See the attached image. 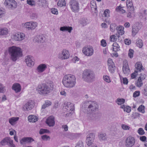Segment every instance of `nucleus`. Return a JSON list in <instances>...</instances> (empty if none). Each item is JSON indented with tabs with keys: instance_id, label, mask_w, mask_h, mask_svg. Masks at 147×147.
<instances>
[{
	"instance_id": "f257e3e1",
	"label": "nucleus",
	"mask_w": 147,
	"mask_h": 147,
	"mask_svg": "<svg viewBox=\"0 0 147 147\" xmlns=\"http://www.w3.org/2000/svg\"><path fill=\"white\" fill-rule=\"evenodd\" d=\"M98 108L97 102L95 101H87L83 104L82 109L84 112L89 114L88 118L89 119L94 120L101 117V113L96 112Z\"/></svg>"
},
{
	"instance_id": "f03ea898",
	"label": "nucleus",
	"mask_w": 147,
	"mask_h": 147,
	"mask_svg": "<svg viewBox=\"0 0 147 147\" xmlns=\"http://www.w3.org/2000/svg\"><path fill=\"white\" fill-rule=\"evenodd\" d=\"M64 86L68 88L74 87L76 83V78L75 76L71 74L65 75L62 82Z\"/></svg>"
},
{
	"instance_id": "7ed1b4c3",
	"label": "nucleus",
	"mask_w": 147,
	"mask_h": 147,
	"mask_svg": "<svg viewBox=\"0 0 147 147\" xmlns=\"http://www.w3.org/2000/svg\"><path fill=\"white\" fill-rule=\"evenodd\" d=\"M9 53L11 59L16 61L22 55V49L19 47L13 46L9 48Z\"/></svg>"
},
{
	"instance_id": "20e7f679",
	"label": "nucleus",
	"mask_w": 147,
	"mask_h": 147,
	"mask_svg": "<svg viewBox=\"0 0 147 147\" xmlns=\"http://www.w3.org/2000/svg\"><path fill=\"white\" fill-rule=\"evenodd\" d=\"M53 85L51 84L50 86L45 84L39 85L37 87L36 90L41 95L46 96L49 94L53 89Z\"/></svg>"
},
{
	"instance_id": "39448f33",
	"label": "nucleus",
	"mask_w": 147,
	"mask_h": 147,
	"mask_svg": "<svg viewBox=\"0 0 147 147\" xmlns=\"http://www.w3.org/2000/svg\"><path fill=\"white\" fill-rule=\"evenodd\" d=\"M82 78L86 82H91L95 78V75L94 72L89 69L85 70L83 73Z\"/></svg>"
},
{
	"instance_id": "423d86ee",
	"label": "nucleus",
	"mask_w": 147,
	"mask_h": 147,
	"mask_svg": "<svg viewBox=\"0 0 147 147\" xmlns=\"http://www.w3.org/2000/svg\"><path fill=\"white\" fill-rule=\"evenodd\" d=\"M69 5L73 12H78L79 10V4L78 0H70Z\"/></svg>"
},
{
	"instance_id": "0eeeda50",
	"label": "nucleus",
	"mask_w": 147,
	"mask_h": 147,
	"mask_svg": "<svg viewBox=\"0 0 147 147\" xmlns=\"http://www.w3.org/2000/svg\"><path fill=\"white\" fill-rule=\"evenodd\" d=\"M65 107L68 112L66 114V116H71L74 113V107L73 104L70 102H67Z\"/></svg>"
},
{
	"instance_id": "6e6552de",
	"label": "nucleus",
	"mask_w": 147,
	"mask_h": 147,
	"mask_svg": "<svg viewBox=\"0 0 147 147\" xmlns=\"http://www.w3.org/2000/svg\"><path fill=\"white\" fill-rule=\"evenodd\" d=\"M4 4L9 8H15L17 7V3L14 0H6Z\"/></svg>"
},
{
	"instance_id": "1a4fd4ad",
	"label": "nucleus",
	"mask_w": 147,
	"mask_h": 147,
	"mask_svg": "<svg viewBox=\"0 0 147 147\" xmlns=\"http://www.w3.org/2000/svg\"><path fill=\"white\" fill-rule=\"evenodd\" d=\"M125 142L126 147H132L134 144L135 140L134 137L130 136L127 138Z\"/></svg>"
},
{
	"instance_id": "9d476101",
	"label": "nucleus",
	"mask_w": 147,
	"mask_h": 147,
	"mask_svg": "<svg viewBox=\"0 0 147 147\" xmlns=\"http://www.w3.org/2000/svg\"><path fill=\"white\" fill-rule=\"evenodd\" d=\"M69 57V52L65 49L63 50L61 52L59 53L58 55V58L62 60L67 59Z\"/></svg>"
},
{
	"instance_id": "9b49d317",
	"label": "nucleus",
	"mask_w": 147,
	"mask_h": 147,
	"mask_svg": "<svg viewBox=\"0 0 147 147\" xmlns=\"http://www.w3.org/2000/svg\"><path fill=\"white\" fill-rule=\"evenodd\" d=\"M37 23L36 22H30L25 23L23 27L28 28L29 30L34 29L37 26Z\"/></svg>"
},
{
	"instance_id": "f8f14e48",
	"label": "nucleus",
	"mask_w": 147,
	"mask_h": 147,
	"mask_svg": "<svg viewBox=\"0 0 147 147\" xmlns=\"http://www.w3.org/2000/svg\"><path fill=\"white\" fill-rule=\"evenodd\" d=\"M83 53L86 55L87 56H91L93 55L94 50L91 47H86L83 48Z\"/></svg>"
},
{
	"instance_id": "ddd939ff",
	"label": "nucleus",
	"mask_w": 147,
	"mask_h": 147,
	"mask_svg": "<svg viewBox=\"0 0 147 147\" xmlns=\"http://www.w3.org/2000/svg\"><path fill=\"white\" fill-rule=\"evenodd\" d=\"M25 62L27 65L31 67L34 64V59L33 57L30 55H28L25 57Z\"/></svg>"
},
{
	"instance_id": "4468645a",
	"label": "nucleus",
	"mask_w": 147,
	"mask_h": 147,
	"mask_svg": "<svg viewBox=\"0 0 147 147\" xmlns=\"http://www.w3.org/2000/svg\"><path fill=\"white\" fill-rule=\"evenodd\" d=\"M34 105V102L32 100L29 101L23 107V109L25 111H28L32 109Z\"/></svg>"
},
{
	"instance_id": "2eb2a0df",
	"label": "nucleus",
	"mask_w": 147,
	"mask_h": 147,
	"mask_svg": "<svg viewBox=\"0 0 147 147\" xmlns=\"http://www.w3.org/2000/svg\"><path fill=\"white\" fill-rule=\"evenodd\" d=\"M25 35L24 33L18 32L15 34L14 38L16 41H21L25 38Z\"/></svg>"
},
{
	"instance_id": "dca6fc26",
	"label": "nucleus",
	"mask_w": 147,
	"mask_h": 147,
	"mask_svg": "<svg viewBox=\"0 0 147 147\" xmlns=\"http://www.w3.org/2000/svg\"><path fill=\"white\" fill-rule=\"evenodd\" d=\"M46 123L50 127L54 126L55 124L54 117L50 116L48 117L46 121Z\"/></svg>"
},
{
	"instance_id": "f3484780",
	"label": "nucleus",
	"mask_w": 147,
	"mask_h": 147,
	"mask_svg": "<svg viewBox=\"0 0 147 147\" xmlns=\"http://www.w3.org/2000/svg\"><path fill=\"white\" fill-rule=\"evenodd\" d=\"M123 73L126 76H127L130 73V70L127 62L123 64Z\"/></svg>"
},
{
	"instance_id": "a211bd4d",
	"label": "nucleus",
	"mask_w": 147,
	"mask_h": 147,
	"mask_svg": "<svg viewBox=\"0 0 147 147\" xmlns=\"http://www.w3.org/2000/svg\"><path fill=\"white\" fill-rule=\"evenodd\" d=\"M34 141V140L31 137H24L20 140V143L21 144L23 145L24 142H27V143H31Z\"/></svg>"
},
{
	"instance_id": "6ab92c4d",
	"label": "nucleus",
	"mask_w": 147,
	"mask_h": 147,
	"mask_svg": "<svg viewBox=\"0 0 147 147\" xmlns=\"http://www.w3.org/2000/svg\"><path fill=\"white\" fill-rule=\"evenodd\" d=\"M12 89L14 90L16 93L20 92L21 90V85L19 83H15L13 84Z\"/></svg>"
},
{
	"instance_id": "aec40b11",
	"label": "nucleus",
	"mask_w": 147,
	"mask_h": 147,
	"mask_svg": "<svg viewBox=\"0 0 147 147\" xmlns=\"http://www.w3.org/2000/svg\"><path fill=\"white\" fill-rule=\"evenodd\" d=\"M140 28L138 26L134 25L132 27V35L134 36L138 32L140 29Z\"/></svg>"
},
{
	"instance_id": "412c9836",
	"label": "nucleus",
	"mask_w": 147,
	"mask_h": 147,
	"mask_svg": "<svg viewBox=\"0 0 147 147\" xmlns=\"http://www.w3.org/2000/svg\"><path fill=\"white\" fill-rule=\"evenodd\" d=\"M36 41L38 43H42L45 41V38L42 34L38 35L35 38Z\"/></svg>"
},
{
	"instance_id": "4be33fe9",
	"label": "nucleus",
	"mask_w": 147,
	"mask_h": 147,
	"mask_svg": "<svg viewBox=\"0 0 147 147\" xmlns=\"http://www.w3.org/2000/svg\"><path fill=\"white\" fill-rule=\"evenodd\" d=\"M106 136V134L101 132L98 135V139L100 141H105L107 140Z\"/></svg>"
},
{
	"instance_id": "5701e85b",
	"label": "nucleus",
	"mask_w": 147,
	"mask_h": 147,
	"mask_svg": "<svg viewBox=\"0 0 147 147\" xmlns=\"http://www.w3.org/2000/svg\"><path fill=\"white\" fill-rule=\"evenodd\" d=\"M72 30L71 27L64 26L61 27L60 28V30L63 31H68L70 33Z\"/></svg>"
},
{
	"instance_id": "b1692460",
	"label": "nucleus",
	"mask_w": 147,
	"mask_h": 147,
	"mask_svg": "<svg viewBox=\"0 0 147 147\" xmlns=\"http://www.w3.org/2000/svg\"><path fill=\"white\" fill-rule=\"evenodd\" d=\"M47 68V66L45 64H42L39 65L37 67V69L39 72H43Z\"/></svg>"
},
{
	"instance_id": "393cba45",
	"label": "nucleus",
	"mask_w": 147,
	"mask_h": 147,
	"mask_svg": "<svg viewBox=\"0 0 147 147\" xmlns=\"http://www.w3.org/2000/svg\"><path fill=\"white\" fill-rule=\"evenodd\" d=\"M28 119L29 122H35L37 121L36 117L34 115H29Z\"/></svg>"
},
{
	"instance_id": "a878e982",
	"label": "nucleus",
	"mask_w": 147,
	"mask_h": 147,
	"mask_svg": "<svg viewBox=\"0 0 147 147\" xmlns=\"http://www.w3.org/2000/svg\"><path fill=\"white\" fill-rule=\"evenodd\" d=\"M118 33L119 34L122 35L124 33V27L122 26H119L116 28Z\"/></svg>"
},
{
	"instance_id": "bb28decb",
	"label": "nucleus",
	"mask_w": 147,
	"mask_h": 147,
	"mask_svg": "<svg viewBox=\"0 0 147 147\" xmlns=\"http://www.w3.org/2000/svg\"><path fill=\"white\" fill-rule=\"evenodd\" d=\"M19 118L17 117H12L9 119V122L12 125H13L16 121H18Z\"/></svg>"
},
{
	"instance_id": "cd10ccee",
	"label": "nucleus",
	"mask_w": 147,
	"mask_h": 147,
	"mask_svg": "<svg viewBox=\"0 0 147 147\" xmlns=\"http://www.w3.org/2000/svg\"><path fill=\"white\" fill-rule=\"evenodd\" d=\"M144 79V78H142L141 77H140L137 80V82L136 83V85L138 87H141L143 84L142 81Z\"/></svg>"
},
{
	"instance_id": "c85d7f7f",
	"label": "nucleus",
	"mask_w": 147,
	"mask_h": 147,
	"mask_svg": "<svg viewBox=\"0 0 147 147\" xmlns=\"http://www.w3.org/2000/svg\"><path fill=\"white\" fill-rule=\"evenodd\" d=\"M8 33V29L6 28L0 29V35H7Z\"/></svg>"
},
{
	"instance_id": "c756f323",
	"label": "nucleus",
	"mask_w": 147,
	"mask_h": 147,
	"mask_svg": "<svg viewBox=\"0 0 147 147\" xmlns=\"http://www.w3.org/2000/svg\"><path fill=\"white\" fill-rule=\"evenodd\" d=\"M51 105V102L49 100H47L45 101V103L42 106V108L45 109L47 107H48Z\"/></svg>"
},
{
	"instance_id": "7c9ffc66",
	"label": "nucleus",
	"mask_w": 147,
	"mask_h": 147,
	"mask_svg": "<svg viewBox=\"0 0 147 147\" xmlns=\"http://www.w3.org/2000/svg\"><path fill=\"white\" fill-rule=\"evenodd\" d=\"M136 68L137 69V70L140 71L141 69H142V64L140 62H138L135 64Z\"/></svg>"
},
{
	"instance_id": "2f4dec72",
	"label": "nucleus",
	"mask_w": 147,
	"mask_h": 147,
	"mask_svg": "<svg viewBox=\"0 0 147 147\" xmlns=\"http://www.w3.org/2000/svg\"><path fill=\"white\" fill-rule=\"evenodd\" d=\"M57 5L60 7L65 6V0H59L57 3Z\"/></svg>"
},
{
	"instance_id": "473e14b6",
	"label": "nucleus",
	"mask_w": 147,
	"mask_h": 147,
	"mask_svg": "<svg viewBox=\"0 0 147 147\" xmlns=\"http://www.w3.org/2000/svg\"><path fill=\"white\" fill-rule=\"evenodd\" d=\"M137 46L140 48H141L143 46L142 40L140 39H138L136 41Z\"/></svg>"
},
{
	"instance_id": "72a5a7b5",
	"label": "nucleus",
	"mask_w": 147,
	"mask_h": 147,
	"mask_svg": "<svg viewBox=\"0 0 147 147\" xmlns=\"http://www.w3.org/2000/svg\"><path fill=\"white\" fill-rule=\"evenodd\" d=\"M110 72L111 73H113L114 72L115 69V66L114 64H113L111 65H109L108 66Z\"/></svg>"
},
{
	"instance_id": "f704fd0d",
	"label": "nucleus",
	"mask_w": 147,
	"mask_h": 147,
	"mask_svg": "<svg viewBox=\"0 0 147 147\" xmlns=\"http://www.w3.org/2000/svg\"><path fill=\"white\" fill-rule=\"evenodd\" d=\"M125 102V100L124 99L120 98H118L116 101V102L119 105H120L123 104Z\"/></svg>"
},
{
	"instance_id": "c9c22d12",
	"label": "nucleus",
	"mask_w": 147,
	"mask_h": 147,
	"mask_svg": "<svg viewBox=\"0 0 147 147\" xmlns=\"http://www.w3.org/2000/svg\"><path fill=\"white\" fill-rule=\"evenodd\" d=\"M113 50L115 52L119 50V45L117 43H114L113 45Z\"/></svg>"
},
{
	"instance_id": "e433bc0d",
	"label": "nucleus",
	"mask_w": 147,
	"mask_h": 147,
	"mask_svg": "<svg viewBox=\"0 0 147 147\" xmlns=\"http://www.w3.org/2000/svg\"><path fill=\"white\" fill-rule=\"evenodd\" d=\"M87 21L88 20L87 19L83 18L80 21V23L82 26H84L86 25Z\"/></svg>"
},
{
	"instance_id": "4c0bfd02",
	"label": "nucleus",
	"mask_w": 147,
	"mask_h": 147,
	"mask_svg": "<svg viewBox=\"0 0 147 147\" xmlns=\"http://www.w3.org/2000/svg\"><path fill=\"white\" fill-rule=\"evenodd\" d=\"M145 107L143 105H140L138 109V110L140 112L142 113H144L145 112L144 109Z\"/></svg>"
},
{
	"instance_id": "58836bf2",
	"label": "nucleus",
	"mask_w": 147,
	"mask_h": 147,
	"mask_svg": "<svg viewBox=\"0 0 147 147\" xmlns=\"http://www.w3.org/2000/svg\"><path fill=\"white\" fill-rule=\"evenodd\" d=\"M50 131L46 129H40L39 133L40 134H44L49 133Z\"/></svg>"
},
{
	"instance_id": "ea45409f",
	"label": "nucleus",
	"mask_w": 147,
	"mask_h": 147,
	"mask_svg": "<svg viewBox=\"0 0 147 147\" xmlns=\"http://www.w3.org/2000/svg\"><path fill=\"white\" fill-rule=\"evenodd\" d=\"M95 135L93 133H90L87 136V138H88L92 140H94V139Z\"/></svg>"
},
{
	"instance_id": "a19ab883",
	"label": "nucleus",
	"mask_w": 147,
	"mask_h": 147,
	"mask_svg": "<svg viewBox=\"0 0 147 147\" xmlns=\"http://www.w3.org/2000/svg\"><path fill=\"white\" fill-rule=\"evenodd\" d=\"M6 145L8 146L11 144H12V142H13V141L10 137H6Z\"/></svg>"
},
{
	"instance_id": "79ce46f5",
	"label": "nucleus",
	"mask_w": 147,
	"mask_h": 147,
	"mask_svg": "<svg viewBox=\"0 0 147 147\" xmlns=\"http://www.w3.org/2000/svg\"><path fill=\"white\" fill-rule=\"evenodd\" d=\"M110 11L108 9H106L104 12V15L105 17H108L109 16Z\"/></svg>"
},
{
	"instance_id": "37998d69",
	"label": "nucleus",
	"mask_w": 147,
	"mask_h": 147,
	"mask_svg": "<svg viewBox=\"0 0 147 147\" xmlns=\"http://www.w3.org/2000/svg\"><path fill=\"white\" fill-rule=\"evenodd\" d=\"M27 3L31 6L35 5L36 4L35 1L33 0H27Z\"/></svg>"
},
{
	"instance_id": "c03bdc74",
	"label": "nucleus",
	"mask_w": 147,
	"mask_h": 147,
	"mask_svg": "<svg viewBox=\"0 0 147 147\" xmlns=\"http://www.w3.org/2000/svg\"><path fill=\"white\" fill-rule=\"evenodd\" d=\"M134 51L131 49H130L129 51L128 56L130 58H132L133 56Z\"/></svg>"
},
{
	"instance_id": "a18cd8bd",
	"label": "nucleus",
	"mask_w": 147,
	"mask_h": 147,
	"mask_svg": "<svg viewBox=\"0 0 147 147\" xmlns=\"http://www.w3.org/2000/svg\"><path fill=\"white\" fill-rule=\"evenodd\" d=\"M75 147H84L83 142L82 141H79L77 143Z\"/></svg>"
},
{
	"instance_id": "49530a36",
	"label": "nucleus",
	"mask_w": 147,
	"mask_h": 147,
	"mask_svg": "<svg viewBox=\"0 0 147 147\" xmlns=\"http://www.w3.org/2000/svg\"><path fill=\"white\" fill-rule=\"evenodd\" d=\"M116 28V25L115 24H111L110 26V29L112 32H114Z\"/></svg>"
},
{
	"instance_id": "de8ad7c7",
	"label": "nucleus",
	"mask_w": 147,
	"mask_h": 147,
	"mask_svg": "<svg viewBox=\"0 0 147 147\" xmlns=\"http://www.w3.org/2000/svg\"><path fill=\"white\" fill-rule=\"evenodd\" d=\"M94 140H92L88 138H87L86 139V142L87 143V145L88 146H90V145H92V142H93Z\"/></svg>"
},
{
	"instance_id": "09e8293b",
	"label": "nucleus",
	"mask_w": 147,
	"mask_h": 147,
	"mask_svg": "<svg viewBox=\"0 0 147 147\" xmlns=\"http://www.w3.org/2000/svg\"><path fill=\"white\" fill-rule=\"evenodd\" d=\"M127 7L133 6V3L131 0H127L126 1Z\"/></svg>"
},
{
	"instance_id": "8fccbe9b",
	"label": "nucleus",
	"mask_w": 147,
	"mask_h": 147,
	"mask_svg": "<svg viewBox=\"0 0 147 147\" xmlns=\"http://www.w3.org/2000/svg\"><path fill=\"white\" fill-rule=\"evenodd\" d=\"M121 128L124 130H129L130 128V127L125 124H122L121 125Z\"/></svg>"
},
{
	"instance_id": "3c124183",
	"label": "nucleus",
	"mask_w": 147,
	"mask_h": 147,
	"mask_svg": "<svg viewBox=\"0 0 147 147\" xmlns=\"http://www.w3.org/2000/svg\"><path fill=\"white\" fill-rule=\"evenodd\" d=\"M132 117L133 118L135 119L137 118V117H140V115L138 113H135L132 115Z\"/></svg>"
},
{
	"instance_id": "603ef678",
	"label": "nucleus",
	"mask_w": 147,
	"mask_h": 147,
	"mask_svg": "<svg viewBox=\"0 0 147 147\" xmlns=\"http://www.w3.org/2000/svg\"><path fill=\"white\" fill-rule=\"evenodd\" d=\"M138 133L141 135H144L145 134L144 130L142 128H139L138 131Z\"/></svg>"
},
{
	"instance_id": "864d4df0",
	"label": "nucleus",
	"mask_w": 147,
	"mask_h": 147,
	"mask_svg": "<svg viewBox=\"0 0 147 147\" xmlns=\"http://www.w3.org/2000/svg\"><path fill=\"white\" fill-rule=\"evenodd\" d=\"M104 80L108 83H109L111 82L109 77L107 76H104L103 77Z\"/></svg>"
},
{
	"instance_id": "5fc2aeb1",
	"label": "nucleus",
	"mask_w": 147,
	"mask_h": 147,
	"mask_svg": "<svg viewBox=\"0 0 147 147\" xmlns=\"http://www.w3.org/2000/svg\"><path fill=\"white\" fill-rule=\"evenodd\" d=\"M51 13L57 15L58 14V11L57 9L55 8H52L51 9Z\"/></svg>"
},
{
	"instance_id": "6e6d98bb",
	"label": "nucleus",
	"mask_w": 147,
	"mask_h": 147,
	"mask_svg": "<svg viewBox=\"0 0 147 147\" xmlns=\"http://www.w3.org/2000/svg\"><path fill=\"white\" fill-rule=\"evenodd\" d=\"M110 40L112 42H115L116 40V36L115 35H113L111 36L110 37Z\"/></svg>"
},
{
	"instance_id": "4d7b16f0",
	"label": "nucleus",
	"mask_w": 147,
	"mask_h": 147,
	"mask_svg": "<svg viewBox=\"0 0 147 147\" xmlns=\"http://www.w3.org/2000/svg\"><path fill=\"white\" fill-rule=\"evenodd\" d=\"M131 110V108L130 107L128 106H127L125 107V108L124 109V111H126L127 113H129Z\"/></svg>"
},
{
	"instance_id": "13d9d810",
	"label": "nucleus",
	"mask_w": 147,
	"mask_h": 147,
	"mask_svg": "<svg viewBox=\"0 0 147 147\" xmlns=\"http://www.w3.org/2000/svg\"><path fill=\"white\" fill-rule=\"evenodd\" d=\"M42 139L44 140H47L48 139H49V136L46 135H44L42 136L41 137Z\"/></svg>"
},
{
	"instance_id": "bf43d9fd",
	"label": "nucleus",
	"mask_w": 147,
	"mask_h": 147,
	"mask_svg": "<svg viewBox=\"0 0 147 147\" xmlns=\"http://www.w3.org/2000/svg\"><path fill=\"white\" fill-rule=\"evenodd\" d=\"M137 72L138 71L136 70L131 75V78L132 79L135 78L136 76Z\"/></svg>"
},
{
	"instance_id": "052dcab7",
	"label": "nucleus",
	"mask_w": 147,
	"mask_h": 147,
	"mask_svg": "<svg viewBox=\"0 0 147 147\" xmlns=\"http://www.w3.org/2000/svg\"><path fill=\"white\" fill-rule=\"evenodd\" d=\"M5 87L2 84L0 83V92H3L5 91Z\"/></svg>"
},
{
	"instance_id": "680f3d73",
	"label": "nucleus",
	"mask_w": 147,
	"mask_h": 147,
	"mask_svg": "<svg viewBox=\"0 0 147 147\" xmlns=\"http://www.w3.org/2000/svg\"><path fill=\"white\" fill-rule=\"evenodd\" d=\"M101 45L103 47H105L107 45L106 41L104 39H102L101 41Z\"/></svg>"
},
{
	"instance_id": "e2e57ef3",
	"label": "nucleus",
	"mask_w": 147,
	"mask_h": 147,
	"mask_svg": "<svg viewBox=\"0 0 147 147\" xmlns=\"http://www.w3.org/2000/svg\"><path fill=\"white\" fill-rule=\"evenodd\" d=\"M6 137L3 139L0 142V143L3 146H5L6 144Z\"/></svg>"
},
{
	"instance_id": "0e129e2a",
	"label": "nucleus",
	"mask_w": 147,
	"mask_h": 147,
	"mask_svg": "<svg viewBox=\"0 0 147 147\" xmlns=\"http://www.w3.org/2000/svg\"><path fill=\"white\" fill-rule=\"evenodd\" d=\"M127 8L128 9V11H129L131 13L134 12V8L133 6L128 7Z\"/></svg>"
},
{
	"instance_id": "69168bd1",
	"label": "nucleus",
	"mask_w": 147,
	"mask_h": 147,
	"mask_svg": "<svg viewBox=\"0 0 147 147\" xmlns=\"http://www.w3.org/2000/svg\"><path fill=\"white\" fill-rule=\"evenodd\" d=\"M140 92L139 91H136L133 94V97H136L140 95Z\"/></svg>"
},
{
	"instance_id": "338daca9",
	"label": "nucleus",
	"mask_w": 147,
	"mask_h": 147,
	"mask_svg": "<svg viewBox=\"0 0 147 147\" xmlns=\"http://www.w3.org/2000/svg\"><path fill=\"white\" fill-rule=\"evenodd\" d=\"M107 63L108 65H111L113 64H114L113 61L111 59H109L107 61Z\"/></svg>"
},
{
	"instance_id": "774afa93",
	"label": "nucleus",
	"mask_w": 147,
	"mask_h": 147,
	"mask_svg": "<svg viewBox=\"0 0 147 147\" xmlns=\"http://www.w3.org/2000/svg\"><path fill=\"white\" fill-rule=\"evenodd\" d=\"M140 140L142 141V142H145L146 141V138L145 136H142L140 137Z\"/></svg>"
}]
</instances>
